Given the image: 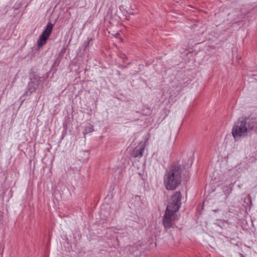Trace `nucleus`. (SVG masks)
<instances>
[{
  "label": "nucleus",
  "mask_w": 257,
  "mask_h": 257,
  "mask_svg": "<svg viewBox=\"0 0 257 257\" xmlns=\"http://www.w3.org/2000/svg\"><path fill=\"white\" fill-rule=\"evenodd\" d=\"M88 44H87V45H88V44H89V43H90V42L92 40V39H91V38H90V39L88 38Z\"/></svg>",
  "instance_id": "obj_8"
},
{
  "label": "nucleus",
  "mask_w": 257,
  "mask_h": 257,
  "mask_svg": "<svg viewBox=\"0 0 257 257\" xmlns=\"http://www.w3.org/2000/svg\"><path fill=\"white\" fill-rule=\"evenodd\" d=\"M247 123V119L239 118L234 124L232 129V135L236 141L240 140L248 135L250 131Z\"/></svg>",
  "instance_id": "obj_3"
},
{
  "label": "nucleus",
  "mask_w": 257,
  "mask_h": 257,
  "mask_svg": "<svg viewBox=\"0 0 257 257\" xmlns=\"http://www.w3.org/2000/svg\"><path fill=\"white\" fill-rule=\"evenodd\" d=\"M145 148L144 145L137 146L133 151L132 156L135 158H141L143 155Z\"/></svg>",
  "instance_id": "obj_5"
},
{
  "label": "nucleus",
  "mask_w": 257,
  "mask_h": 257,
  "mask_svg": "<svg viewBox=\"0 0 257 257\" xmlns=\"http://www.w3.org/2000/svg\"><path fill=\"white\" fill-rule=\"evenodd\" d=\"M181 193L179 191L176 192L169 202L163 219L166 229L173 227L175 221L177 219V212L181 205Z\"/></svg>",
  "instance_id": "obj_1"
},
{
  "label": "nucleus",
  "mask_w": 257,
  "mask_h": 257,
  "mask_svg": "<svg viewBox=\"0 0 257 257\" xmlns=\"http://www.w3.org/2000/svg\"><path fill=\"white\" fill-rule=\"evenodd\" d=\"M181 170L178 166L172 167L164 177V183L168 190H175L180 184Z\"/></svg>",
  "instance_id": "obj_2"
},
{
  "label": "nucleus",
  "mask_w": 257,
  "mask_h": 257,
  "mask_svg": "<svg viewBox=\"0 0 257 257\" xmlns=\"http://www.w3.org/2000/svg\"><path fill=\"white\" fill-rule=\"evenodd\" d=\"M53 27L54 25L51 23L47 24L45 29L37 41V46L39 48L41 47L46 43L48 39L52 33Z\"/></svg>",
  "instance_id": "obj_4"
},
{
  "label": "nucleus",
  "mask_w": 257,
  "mask_h": 257,
  "mask_svg": "<svg viewBox=\"0 0 257 257\" xmlns=\"http://www.w3.org/2000/svg\"><path fill=\"white\" fill-rule=\"evenodd\" d=\"M40 80H34L29 84L28 88L26 93H29L30 94H32L36 91L38 87Z\"/></svg>",
  "instance_id": "obj_6"
},
{
  "label": "nucleus",
  "mask_w": 257,
  "mask_h": 257,
  "mask_svg": "<svg viewBox=\"0 0 257 257\" xmlns=\"http://www.w3.org/2000/svg\"><path fill=\"white\" fill-rule=\"evenodd\" d=\"M93 131V126L92 125H89V126H86L84 131L83 132V134L84 135H85L86 134H88L89 133H91Z\"/></svg>",
  "instance_id": "obj_7"
}]
</instances>
